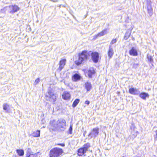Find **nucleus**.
<instances>
[{
    "mask_svg": "<svg viewBox=\"0 0 157 157\" xmlns=\"http://www.w3.org/2000/svg\"><path fill=\"white\" fill-rule=\"evenodd\" d=\"M62 98L64 100H69L71 98V95L69 92L64 91L62 95Z\"/></svg>",
    "mask_w": 157,
    "mask_h": 157,
    "instance_id": "nucleus-10",
    "label": "nucleus"
},
{
    "mask_svg": "<svg viewBox=\"0 0 157 157\" xmlns=\"http://www.w3.org/2000/svg\"><path fill=\"white\" fill-rule=\"evenodd\" d=\"M56 145L57 146H60L62 147H64L65 146V144L64 143L57 144H56Z\"/></svg>",
    "mask_w": 157,
    "mask_h": 157,
    "instance_id": "nucleus-30",
    "label": "nucleus"
},
{
    "mask_svg": "<svg viewBox=\"0 0 157 157\" xmlns=\"http://www.w3.org/2000/svg\"><path fill=\"white\" fill-rule=\"evenodd\" d=\"M63 153V150L58 147H55L52 149L49 152V157H60Z\"/></svg>",
    "mask_w": 157,
    "mask_h": 157,
    "instance_id": "nucleus-2",
    "label": "nucleus"
},
{
    "mask_svg": "<svg viewBox=\"0 0 157 157\" xmlns=\"http://www.w3.org/2000/svg\"><path fill=\"white\" fill-rule=\"evenodd\" d=\"M3 109L6 112H8L10 109V105L6 103L3 104Z\"/></svg>",
    "mask_w": 157,
    "mask_h": 157,
    "instance_id": "nucleus-21",
    "label": "nucleus"
},
{
    "mask_svg": "<svg viewBox=\"0 0 157 157\" xmlns=\"http://www.w3.org/2000/svg\"><path fill=\"white\" fill-rule=\"evenodd\" d=\"M78 59L75 60V64L77 66H79L84 63V61H86L90 58V55L88 51L86 50L82 51L78 55Z\"/></svg>",
    "mask_w": 157,
    "mask_h": 157,
    "instance_id": "nucleus-1",
    "label": "nucleus"
},
{
    "mask_svg": "<svg viewBox=\"0 0 157 157\" xmlns=\"http://www.w3.org/2000/svg\"><path fill=\"white\" fill-rule=\"evenodd\" d=\"M95 73L96 72L95 70L93 68H91L89 69L86 72V73L87 74L89 78H92L93 76L95 75Z\"/></svg>",
    "mask_w": 157,
    "mask_h": 157,
    "instance_id": "nucleus-11",
    "label": "nucleus"
},
{
    "mask_svg": "<svg viewBox=\"0 0 157 157\" xmlns=\"http://www.w3.org/2000/svg\"><path fill=\"white\" fill-rule=\"evenodd\" d=\"M40 131L37 130L34 131L32 133L33 136L34 137H38L40 136Z\"/></svg>",
    "mask_w": 157,
    "mask_h": 157,
    "instance_id": "nucleus-19",
    "label": "nucleus"
},
{
    "mask_svg": "<svg viewBox=\"0 0 157 157\" xmlns=\"http://www.w3.org/2000/svg\"><path fill=\"white\" fill-rule=\"evenodd\" d=\"M81 78L80 75L78 74L75 73L72 75V80L74 82H77Z\"/></svg>",
    "mask_w": 157,
    "mask_h": 157,
    "instance_id": "nucleus-12",
    "label": "nucleus"
},
{
    "mask_svg": "<svg viewBox=\"0 0 157 157\" xmlns=\"http://www.w3.org/2000/svg\"><path fill=\"white\" fill-rule=\"evenodd\" d=\"M129 92L130 94L134 95H136L138 94V90L133 87H131L129 89Z\"/></svg>",
    "mask_w": 157,
    "mask_h": 157,
    "instance_id": "nucleus-15",
    "label": "nucleus"
},
{
    "mask_svg": "<svg viewBox=\"0 0 157 157\" xmlns=\"http://www.w3.org/2000/svg\"><path fill=\"white\" fill-rule=\"evenodd\" d=\"M72 125H70L69 128V133L70 134H71L72 133Z\"/></svg>",
    "mask_w": 157,
    "mask_h": 157,
    "instance_id": "nucleus-29",
    "label": "nucleus"
},
{
    "mask_svg": "<svg viewBox=\"0 0 157 157\" xmlns=\"http://www.w3.org/2000/svg\"><path fill=\"white\" fill-rule=\"evenodd\" d=\"M106 30H102L100 32L98 33L96 35V36L97 37L101 36H103L106 34Z\"/></svg>",
    "mask_w": 157,
    "mask_h": 157,
    "instance_id": "nucleus-22",
    "label": "nucleus"
},
{
    "mask_svg": "<svg viewBox=\"0 0 157 157\" xmlns=\"http://www.w3.org/2000/svg\"><path fill=\"white\" fill-rule=\"evenodd\" d=\"M147 58L148 61L150 63L153 62V60L152 57L151 56H147Z\"/></svg>",
    "mask_w": 157,
    "mask_h": 157,
    "instance_id": "nucleus-25",
    "label": "nucleus"
},
{
    "mask_svg": "<svg viewBox=\"0 0 157 157\" xmlns=\"http://www.w3.org/2000/svg\"><path fill=\"white\" fill-rule=\"evenodd\" d=\"M66 63V59H62L59 61V67L57 70L60 71L64 67Z\"/></svg>",
    "mask_w": 157,
    "mask_h": 157,
    "instance_id": "nucleus-8",
    "label": "nucleus"
},
{
    "mask_svg": "<svg viewBox=\"0 0 157 157\" xmlns=\"http://www.w3.org/2000/svg\"><path fill=\"white\" fill-rule=\"evenodd\" d=\"M139 96L142 99L146 100L147 97H149V95L147 93L145 92H141Z\"/></svg>",
    "mask_w": 157,
    "mask_h": 157,
    "instance_id": "nucleus-17",
    "label": "nucleus"
},
{
    "mask_svg": "<svg viewBox=\"0 0 157 157\" xmlns=\"http://www.w3.org/2000/svg\"><path fill=\"white\" fill-rule=\"evenodd\" d=\"M155 132L156 133L155 136V139L157 140V130L155 131Z\"/></svg>",
    "mask_w": 157,
    "mask_h": 157,
    "instance_id": "nucleus-32",
    "label": "nucleus"
},
{
    "mask_svg": "<svg viewBox=\"0 0 157 157\" xmlns=\"http://www.w3.org/2000/svg\"><path fill=\"white\" fill-rule=\"evenodd\" d=\"M10 11L9 12L11 14H13L19 10L20 8L16 5H10L9 6Z\"/></svg>",
    "mask_w": 157,
    "mask_h": 157,
    "instance_id": "nucleus-7",
    "label": "nucleus"
},
{
    "mask_svg": "<svg viewBox=\"0 0 157 157\" xmlns=\"http://www.w3.org/2000/svg\"><path fill=\"white\" fill-rule=\"evenodd\" d=\"M107 54L109 59L111 58L112 57L114 54L113 49L111 48V46H109V48L107 52Z\"/></svg>",
    "mask_w": 157,
    "mask_h": 157,
    "instance_id": "nucleus-14",
    "label": "nucleus"
},
{
    "mask_svg": "<svg viewBox=\"0 0 157 157\" xmlns=\"http://www.w3.org/2000/svg\"><path fill=\"white\" fill-rule=\"evenodd\" d=\"M26 157H36V155L35 154H31L29 155Z\"/></svg>",
    "mask_w": 157,
    "mask_h": 157,
    "instance_id": "nucleus-28",
    "label": "nucleus"
},
{
    "mask_svg": "<svg viewBox=\"0 0 157 157\" xmlns=\"http://www.w3.org/2000/svg\"><path fill=\"white\" fill-rule=\"evenodd\" d=\"M16 151L18 155L20 156H22L24 154V151L23 149H17Z\"/></svg>",
    "mask_w": 157,
    "mask_h": 157,
    "instance_id": "nucleus-18",
    "label": "nucleus"
},
{
    "mask_svg": "<svg viewBox=\"0 0 157 157\" xmlns=\"http://www.w3.org/2000/svg\"><path fill=\"white\" fill-rule=\"evenodd\" d=\"M91 147L90 144L89 143L85 144L83 146L79 148L77 151V154L79 156H82L85 155L86 154L88 149Z\"/></svg>",
    "mask_w": 157,
    "mask_h": 157,
    "instance_id": "nucleus-4",
    "label": "nucleus"
},
{
    "mask_svg": "<svg viewBox=\"0 0 157 157\" xmlns=\"http://www.w3.org/2000/svg\"><path fill=\"white\" fill-rule=\"evenodd\" d=\"M90 102L88 100H86L85 101V104L86 105H89L90 104Z\"/></svg>",
    "mask_w": 157,
    "mask_h": 157,
    "instance_id": "nucleus-31",
    "label": "nucleus"
},
{
    "mask_svg": "<svg viewBox=\"0 0 157 157\" xmlns=\"http://www.w3.org/2000/svg\"><path fill=\"white\" fill-rule=\"evenodd\" d=\"M79 99H76L73 102L72 104V106L74 108L76 106L79 102Z\"/></svg>",
    "mask_w": 157,
    "mask_h": 157,
    "instance_id": "nucleus-23",
    "label": "nucleus"
},
{
    "mask_svg": "<svg viewBox=\"0 0 157 157\" xmlns=\"http://www.w3.org/2000/svg\"><path fill=\"white\" fill-rule=\"evenodd\" d=\"M147 11L150 16H151L153 14V10L151 5L147 6Z\"/></svg>",
    "mask_w": 157,
    "mask_h": 157,
    "instance_id": "nucleus-20",
    "label": "nucleus"
},
{
    "mask_svg": "<svg viewBox=\"0 0 157 157\" xmlns=\"http://www.w3.org/2000/svg\"><path fill=\"white\" fill-rule=\"evenodd\" d=\"M88 52L90 55V53L93 61L95 63H97L99 59V53L97 52H91V51H89Z\"/></svg>",
    "mask_w": 157,
    "mask_h": 157,
    "instance_id": "nucleus-5",
    "label": "nucleus"
},
{
    "mask_svg": "<svg viewBox=\"0 0 157 157\" xmlns=\"http://www.w3.org/2000/svg\"><path fill=\"white\" fill-rule=\"evenodd\" d=\"M51 127L50 129L52 131H56L58 130V128H60L58 124L56 123V120H51L49 123Z\"/></svg>",
    "mask_w": 157,
    "mask_h": 157,
    "instance_id": "nucleus-6",
    "label": "nucleus"
},
{
    "mask_svg": "<svg viewBox=\"0 0 157 157\" xmlns=\"http://www.w3.org/2000/svg\"><path fill=\"white\" fill-rule=\"evenodd\" d=\"M130 34L128 32H126L124 36V38L125 40H126L128 39L130 37Z\"/></svg>",
    "mask_w": 157,
    "mask_h": 157,
    "instance_id": "nucleus-24",
    "label": "nucleus"
},
{
    "mask_svg": "<svg viewBox=\"0 0 157 157\" xmlns=\"http://www.w3.org/2000/svg\"><path fill=\"white\" fill-rule=\"evenodd\" d=\"M84 86L87 91H90L92 88V85L90 82H85Z\"/></svg>",
    "mask_w": 157,
    "mask_h": 157,
    "instance_id": "nucleus-16",
    "label": "nucleus"
},
{
    "mask_svg": "<svg viewBox=\"0 0 157 157\" xmlns=\"http://www.w3.org/2000/svg\"><path fill=\"white\" fill-rule=\"evenodd\" d=\"M99 133V128L98 127L93 128L89 133V135L91 137L95 138L98 135Z\"/></svg>",
    "mask_w": 157,
    "mask_h": 157,
    "instance_id": "nucleus-9",
    "label": "nucleus"
},
{
    "mask_svg": "<svg viewBox=\"0 0 157 157\" xmlns=\"http://www.w3.org/2000/svg\"><path fill=\"white\" fill-rule=\"evenodd\" d=\"M45 99L49 101L55 103L57 97L56 94L52 90H49L45 95Z\"/></svg>",
    "mask_w": 157,
    "mask_h": 157,
    "instance_id": "nucleus-3",
    "label": "nucleus"
},
{
    "mask_svg": "<svg viewBox=\"0 0 157 157\" xmlns=\"http://www.w3.org/2000/svg\"><path fill=\"white\" fill-rule=\"evenodd\" d=\"M129 54L130 55L133 56H136L138 55L137 50L134 47H132L129 50Z\"/></svg>",
    "mask_w": 157,
    "mask_h": 157,
    "instance_id": "nucleus-13",
    "label": "nucleus"
},
{
    "mask_svg": "<svg viewBox=\"0 0 157 157\" xmlns=\"http://www.w3.org/2000/svg\"><path fill=\"white\" fill-rule=\"evenodd\" d=\"M117 41V39L115 38L113 39L110 42V44H113L114 43H115Z\"/></svg>",
    "mask_w": 157,
    "mask_h": 157,
    "instance_id": "nucleus-26",
    "label": "nucleus"
},
{
    "mask_svg": "<svg viewBox=\"0 0 157 157\" xmlns=\"http://www.w3.org/2000/svg\"><path fill=\"white\" fill-rule=\"evenodd\" d=\"M40 81V79L39 78H37L35 81L34 84L35 85H36L38 84Z\"/></svg>",
    "mask_w": 157,
    "mask_h": 157,
    "instance_id": "nucleus-27",
    "label": "nucleus"
}]
</instances>
